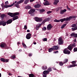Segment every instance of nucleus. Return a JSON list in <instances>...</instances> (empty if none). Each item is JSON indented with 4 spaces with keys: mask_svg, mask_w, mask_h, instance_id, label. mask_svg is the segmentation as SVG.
Wrapping results in <instances>:
<instances>
[{
    "mask_svg": "<svg viewBox=\"0 0 77 77\" xmlns=\"http://www.w3.org/2000/svg\"><path fill=\"white\" fill-rule=\"evenodd\" d=\"M59 65L60 66H63V63L62 61H60L59 62Z\"/></svg>",
    "mask_w": 77,
    "mask_h": 77,
    "instance_id": "obj_34",
    "label": "nucleus"
},
{
    "mask_svg": "<svg viewBox=\"0 0 77 77\" xmlns=\"http://www.w3.org/2000/svg\"><path fill=\"white\" fill-rule=\"evenodd\" d=\"M35 75L33 74H31L29 75V77H34Z\"/></svg>",
    "mask_w": 77,
    "mask_h": 77,
    "instance_id": "obj_35",
    "label": "nucleus"
},
{
    "mask_svg": "<svg viewBox=\"0 0 77 77\" xmlns=\"http://www.w3.org/2000/svg\"><path fill=\"white\" fill-rule=\"evenodd\" d=\"M32 56V54L30 53L29 54V57H30V56Z\"/></svg>",
    "mask_w": 77,
    "mask_h": 77,
    "instance_id": "obj_54",
    "label": "nucleus"
},
{
    "mask_svg": "<svg viewBox=\"0 0 77 77\" xmlns=\"http://www.w3.org/2000/svg\"><path fill=\"white\" fill-rule=\"evenodd\" d=\"M59 2V0H55L54 2V5H57V3Z\"/></svg>",
    "mask_w": 77,
    "mask_h": 77,
    "instance_id": "obj_23",
    "label": "nucleus"
},
{
    "mask_svg": "<svg viewBox=\"0 0 77 77\" xmlns=\"http://www.w3.org/2000/svg\"><path fill=\"white\" fill-rule=\"evenodd\" d=\"M42 68L43 70H46L47 69V66H43L42 67Z\"/></svg>",
    "mask_w": 77,
    "mask_h": 77,
    "instance_id": "obj_26",
    "label": "nucleus"
},
{
    "mask_svg": "<svg viewBox=\"0 0 77 77\" xmlns=\"http://www.w3.org/2000/svg\"><path fill=\"white\" fill-rule=\"evenodd\" d=\"M19 14L18 12H16L14 14H13L14 17L15 16H16V15H19Z\"/></svg>",
    "mask_w": 77,
    "mask_h": 77,
    "instance_id": "obj_37",
    "label": "nucleus"
},
{
    "mask_svg": "<svg viewBox=\"0 0 77 77\" xmlns=\"http://www.w3.org/2000/svg\"><path fill=\"white\" fill-rule=\"evenodd\" d=\"M63 44V41L62 40V37H60L58 39V44L61 45Z\"/></svg>",
    "mask_w": 77,
    "mask_h": 77,
    "instance_id": "obj_7",
    "label": "nucleus"
},
{
    "mask_svg": "<svg viewBox=\"0 0 77 77\" xmlns=\"http://www.w3.org/2000/svg\"><path fill=\"white\" fill-rule=\"evenodd\" d=\"M8 75H12V74L11 73H9Z\"/></svg>",
    "mask_w": 77,
    "mask_h": 77,
    "instance_id": "obj_56",
    "label": "nucleus"
},
{
    "mask_svg": "<svg viewBox=\"0 0 77 77\" xmlns=\"http://www.w3.org/2000/svg\"><path fill=\"white\" fill-rule=\"evenodd\" d=\"M66 26V24H64L63 25H62L61 26L62 29H63L64 27H65Z\"/></svg>",
    "mask_w": 77,
    "mask_h": 77,
    "instance_id": "obj_38",
    "label": "nucleus"
},
{
    "mask_svg": "<svg viewBox=\"0 0 77 77\" xmlns=\"http://www.w3.org/2000/svg\"><path fill=\"white\" fill-rule=\"evenodd\" d=\"M18 16H15V17H14L13 18V20L14 21V20H17V19H18Z\"/></svg>",
    "mask_w": 77,
    "mask_h": 77,
    "instance_id": "obj_29",
    "label": "nucleus"
},
{
    "mask_svg": "<svg viewBox=\"0 0 77 77\" xmlns=\"http://www.w3.org/2000/svg\"><path fill=\"white\" fill-rule=\"evenodd\" d=\"M50 20V18L48 17V18H46L42 22V24H44L45 23V22H47V21H48L49 20Z\"/></svg>",
    "mask_w": 77,
    "mask_h": 77,
    "instance_id": "obj_17",
    "label": "nucleus"
},
{
    "mask_svg": "<svg viewBox=\"0 0 77 77\" xmlns=\"http://www.w3.org/2000/svg\"><path fill=\"white\" fill-rule=\"evenodd\" d=\"M53 28V26L51 25V24H49L47 26V29L48 30H51V29Z\"/></svg>",
    "mask_w": 77,
    "mask_h": 77,
    "instance_id": "obj_13",
    "label": "nucleus"
},
{
    "mask_svg": "<svg viewBox=\"0 0 77 77\" xmlns=\"http://www.w3.org/2000/svg\"><path fill=\"white\" fill-rule=\"evenodd\" d=\"M15 57H16L14 55H13L11 57V58L12 59H15Z\"/></svg>",
    "mask_w": 77,
    "mask_h": 77,
    "instance_id": "obj_48",
    "label": "nucleus"
},
{
    "mask_svg": "<svg viewBox=\"0 0 77 77\" xmlns=\"http://www.w3.org/2000/svg\"><path fill=\"white\" fill-rule=\"evenodd\" d=\"M43 4L45 6H47V5H50L51 4L49 3V2L48 1H46Z\"/></svg>",
    "mask_w": 77,
    "mask_h": 77,
    "instance_id": "obj_19",
    "label": "nucleus"
},
{
    "mask_svg": "<svg viewBox=\"0 0 77 77\" xmlns=\"http://www.w3.org/2000/svg\"><path fill=\"white\" fill-rule=\"evenodd\" d=\"M34 7L35 8H39L41 7V5L39 4H38L35 5Z\"/></svg>",
    "mask_w": 77,
    "mask_h": 77,
    "instance_id": "obj_25",
    "label": "nucleus"
},
{
    "mask_svg": "<svg viewBox=\"0 0 77 77\" xmlns=\"http://www.w3.org/2000/svg\"><path fill=\"white\" fill-rule=\"evenodd\" d=\"M75 43H74L73 44H70L68 47L67 48L68 50H70V51H71L72 49L74 47H75Z\"/></svg>",
    "mask_w": 77,
    "mask_h": 77,
    "instance_id": "obj_3",
    "label": "nucleus"
},
{
    "mask_svg": "<svg viewBox=\"0 0 77 77\" xmlns=\"http://www.w3.org/2000/svg\"><path fill=\"white\" fill-rule=\"evenodd\" d=\"M62 9V8L61 7H59L58 8H57L56 9V11L57 12V11H59V9Z\"/></svg>",
    "mask_w": 77,
    "mask_h": 77,
    "instance_id": "obj_39",
    "label": "nucleus"
},
{
    "mask_svg": "<svg viewBox=\"0 0 77 77\" xmlns=\"http://www.w3.org/2000/svg\"><path fill=\"white\" fill-rule=\"evenodd\" d=\"M74 38H77V34L75 33Z\"/></svg>",
    "mask_w": 77,
    "mask_h": 77,
    "instance_id": "obj_50",
    "label": "nucleus"
},
{
    "mask_svg": "<svg viewBox=\"0 0 77 77\" xmlns=\"http://www.w3.org/2000/svg\"><path fill=\"white\" fill-rule=\"evenodd\" d=\"M14 5H15V3L14 2L11 5H4V8H10V7H12V6H13Z\"/></svg>",
    "mask_w": 77,
    "mask_h": 77,
    "instance_id": "obj_12",
    "label": "nucleus"
},
{
    "mask_svg": "<svg viewBox=\"0 0 77 77\" xmlns=\"http://www.w3.org/2000/svg\"><path fill=\"white\" fill-rule=\"evenodd\" d=\"M66 8H67V9H68L69 8V7H68V6H67Z\"/></svg>",
    "mask_w": 77,
    "mask_h": 77,
    "instance_id": "obj_63",
    "label": "nucleus"
},
{
    "mask_svg": "<svg viewBox=\"0 0 77 77\" xmlns=\"http://www.w3.org/2000/svg\"><path fill=\"white\" fill-rule=\"evenodd\" d=\"M12 22V19H9L7 21V24L8 25L9 24H11Z\"/></svg>",
    "mask_w": 77,
    "mask_h": 77,
    "instance_id": "obj_18",
    "label": "nucleus"
},
{
    "mask_svg": "<svg viewBox=\"0 0 77 77\" xmlns=\"http://www.w3.org/2000/svg\"><path fill=\"white\" fill-rule=\"evenodd\" d=\"M22 44L24 48H26L27 47V46H26V44H24V43H22Z\"/></svg>",
    "mask_w": 77,
    "mask_h": 77,
    "instance_id": "obj_41",
    "label": "nucleus"
},
{
    "mask_svg": "<svg viewBox=\"0 0 77 77\" xmlns=\"http://www.w3.org/2000/svg\"><path fill=\"white\" fill-rule=\"evenodd\" d=\"M17 44H19H19H20V42H19L18 43H17Z\"/></svg>",
    "mask_w": 77,
    "mask_h": 77,
    "instance_id": "obj_60",
    "label": "nucleus"
},
{
    "mask_svg": "<svg viewBox=\"0 0 77 77\" xmlns=\"http://www.w3.org/2000/svg\"><path fill=\"white\" fill-rule=\"evenodd\" d=\"M71 63L73 64L71 65L70 66H67L68 68H72V67H75L77 66V64H75L76 63V62L75 61H73L72 62H71Z\"/></svg>",
    "mask_w": 77,
    "mask_h": 77,
    "instance_id": "obj_5",
    "label": "nucleus"
},
{
    "mask_svg": "<svg viewBox=\"0 0 77 77\" xmlns=\"http://www.w3.org/2000/svg\"><path fill=\"white\" fill-rule=\"evenodd\" d=\"M35 20L37 21V22H39V21H42V19L38 18L37 17H35L34 18Z\"/></svg>",
    "mask_w": 77,
    "mask_h": 77,
    "instance_id": "obj_11",
    "label": "nucleus"
},
{
    "mask_svg": "<svg viewBox=\"0 0 77 77\" xmlns=\"http://www.w3.org/2000/svg\"><path fill=\"white\" fill-rule=\"evenodd\" d=\"M35 0H30V2H33L34 1H35Z\"/></svg>",
    "mask_w": 77,
    "mask_h": 77,
    "instance_id": "obj_55",
    "label": "nucleus"
},
{
    "mask_svg": "<svg viewBox=\"0 0 77 77\" xmlns=\"http://www.w3.org/2000/svg\"><path fill=\"white\" fill-rule=\"evenodd\" d=\"M76 41H77L76 40V38H75L74 40V42H76Z\"/></svg>",
    "mask_w": 77,
    "mask_h": 77,
    "instance_id": "obj_58",
    "label": "nucleus"
},
{
    "mask_svg": "<svg viewBox=\"0 0 77 77\" xmlns=\"http://www.w3.org/2000/svg\"><path fill=\"white\" fill-rule=\"evenodd\" d=\"M51 12H52L51 11H49L47 12V13L48 14H50V13H51Z\"/></svg>",
    "mask_w": 77,
    "mask_h": 77,
    "instance_id": "obj_51",
    "label": "nucleus"
},
{
    "mask_svg": "<svg viewBox=\"0 0 77 77\" xmlns=\"http://www.w3.org/2000/svg\"><path fill=\"white\" fill-rule=\"evenodd\" d=\"M27 32H30V30L28 29L27 31Z\"/></svg>",
    "mask_w": 77,
    "mask_h": 77,
    "instance_id": "obj_59",
    "label": "nucleus"
},
{
    "mask_svg": "<svg viewBox=\"0 0 77 77\" xmlns=\"http://www.w3.org/2000/svg\"><path fill=\"white\" fill-rule=\"evenodd\" d=\"M24 0H20L16 4H14V5L16 7H17V8H20V5H19V4L22 3L23 2H24Z\"/></svg>",
    "mask_w": 77,
    "mask_h": 77,
    "instance_id": "obj_4",
    "label": "nucleus"
},
{
    "mask_svg": "<svg viewBox=\"0 0 77 77\" xmlns=\"http://www.w3.org/2000/svg\"><path fill=\"white\" fill-rule=\"evenodd\" d=\"M77 16H70L69 17H68L69 21H70V20H71L72 18H75Z\"/></svg>",
    "mask_w": 77,
    "mask_h": 77,
    "instance_id": "obj_21",
    "label": "nucleus"
},
{
    "mask_svg": "<svg viewBox=\"0 0 77 77\" xmlns=\"http://www.w3.org/2000/svg\"><path fill=\"white\" fill-rule=\"evenodd\" d=\"M60 21L62 23H63V22L65 21H69L68 17H67L66 18H64V19H61L60 20Z\"/></svg>",
    "mask_w": 77,
    "mask_h": 77,
    "instance_id": "obj_10",
    "label": "nucleus"
},
{
    "mask_svg": "<svg viewBox=\"0 0 77 77\" xmlns=\"http://www.w3.org/2000/svg\"><path fill=\"white\" fill-rule=\"evenodd\" d=\"M31 36H32V35L30 33H28L27 34V35L26 36V38L27 39H30L31 38Z\"/></svg>",
    "mask_w": 77,
    "mask_h": 77,
    "instance_id": "obj_14",
    "label": "nucleus"
},
{
    "mask_svg": "<svg viewBox=\"0 0 77 77\" xmlns=\"http://www.w3.org/2000/svg\"><path fill=\"white\" fill-rule=\"evenodd\" d=\"M54 21L57 23H59V22H60V20H57V19H55L54 20Z\"/></svg>",
    "mask_w": 77,
    "mask_h": 77,
    "instance_id": "obj_40",
    "label": "nucleus"
},
{
    "mask_svg": "<svg viewBox=\"0 0 77 77\" xmlns=\"http://www.w3.org/2000/svg\"><path fill=\"white\" fill-rule=\"evenodd\" d=\"M0 47H1V48H3L5 47L6 48V49H8V48H8L7 46V45L3 42H2L1 43V44L0 45Z\"/></svg>",
    "mask_w": 77,
    "mask_h": 77,
    "instance_id": "obj_6",
    "label": "nucleus"
},
{
    "mask_svg": "<svg viewBox=\"0 0 77 77\" xmlns=\"http://www.w3.org/2000/svg\"><path fill=\"white\" fill-rule=\"evenodd\" d=\"M0 60L2 62H9V59H5L4 58H1Z\"/></svg>",
    "mask_w": 77,
    "mask_h": 77,
    "instance_id": "obj_16",
    "label": "nucleus"
},
{
    "mask_svg": "<svg viewBox=\"0 0 77 77\" xmlns=\"http://www.w3.org/2000/svg\"><path fill=\"white\" fill-rule=\"evenodd\" d=\"M17 63H18V64H19V63H20L18 62H17Z\"/></svg>",
    "mask_w": 77,
    "mask_h": 77,
    "instance_id": "obj_64",
    "label": "nucleus"
},
{
    "mask_svg": "<svg viewBox=\"0 0 77 77\" xmlns=\"http://www.w3.org/2000/svg\"><path fill=\"white\" fill-rule=\"evenodd\" d=\"M24 29L25 30H27V26L26 25H25L24 26Z\"/></svg>",
    "mask_w": 77,
    "mask_h": 77,
    "instance_id": "obj_44",
    "label": "nucleus"
},
{
    "mask_svg": "<svg viewBox=\"0 0 77 77\" xmlns=\"http://www.w3.org/2000/svg\"><path fill=\"white\" fill-rule=\"evenodd\" d=\"M35 9H31L28 12V13L29 14H31V16L34 17L35 16Z\"/></svg>",
    "mask_w": 77,
    "mask_h": 77,
    "instance_id": "obj_2",
    "label": "nucleus"
},
{
    "mask_svg": "<svg viewBox=\"0 0 77 77\" xmlns=\"http://www.w3.org/2000/svg\"><path fill=\"white\" fill-rule=\"evenodd\" d=\"M34 45H36V42H34Z\"/></svg>",
    "mask_w": 77,
    "mask_h": 77,
    "instance_id": "obj_62",
    "label": "nucleus"
},
{
    "mask_svg": "<svg viewBox=\"0 0 77 77\" xmlns=\"http://www.w3.org/2000/svg\"><path fill=\"white\" fill-rule=\"evenodd\" d=\"M72 31H74L75 30H77V26L75 27L74 28H72Z\"/></svg>",
    "mask_w": 77,
    "mask_h": 77,
    "instance_id": "obj_32",
    "label": "nucleus"
},
{
    "mask_svg": "<svg viewBox=\"0 0 77 77\" xmlns=\"http://www.w3.org/2000/svg\"><path fill=\"white\" fill-rule=\"evenodd\" d=\"M49 73V72L48 70H45L43 72V77H47V75Z\"/></svg>",
    "mask_w": 77,
    "mask_h": 77,
    "instance_id": "obj_8",
    "label": "nucleus"
},
{
    "mask_svg": "<svg viewBox=\"0 0 77 77\" xmlns=\"http://www.w3.org/2000/svg\"><path fill=\"white\" fill-rule=\"evenodd\" d=\"M66 11V9H64L63 10H61L60 14H63V12H65Z\"/></svg>",
    "mask_w": 77,
    "mask_h": 77,
    "instance_id": "obj_27",
    "label": "nucleus"
},
{
    "mask_svg": "<svg viewBox=\"0 0 77 77\" xmlns=\"http://www.w3.org/2000/svg\"><path fill=\"white\" fill-rule=\"evenodd\" d=\"M5 5H9V3L8 2V1H7V2H5Z\"/></svg>",
    "mask_w": 77,
    "mask_h": 77,
    "instance_id": "obj_49",
    "label": "nucleus"
},
{
    "mask_svg": "<svg viewBox=\"0 0 77 77\" xmlns=\"http://www.w3.org/2000/svg\"><path fill=\"white\" fill-rule=\"evenodd\" d=\"M43 41H47V38H45L44 39H43Z\"/></svg>",
    "mask_w": 77,
    "mask_h": 77,
    "instance_id": "obj_47",
    "label": "nucleus"
},
{
    "mask_svg": "<svg viewBox=\"0 0 77 77\" xmlns=\"http://www.w3.org/2000/svg\"><path fill=\"white\" fill-rule=\"evenodd\" d=\"M58 51H56L54 52V53H58Z\"/></svg>",
    "mask_w": 77,
    "mask_h": 77,
    "instance_id": "obj_57",
    "label": "nucleus"
},
{
    "mask_svg": "<svg viewBox=\"0 0 77 77\" xmlns=\"http://www.w3.org/2000/svg\"><path fill=\"white\" fill-rule=\"evenodd\" d=\"M5 14H2L1 15V17L2 18V20H3V18L5 17Z\"/></svg>",
    "mask_w": 77,
    "mask_h": 77,
    "instance_id": "obj_36",
    "label": "nucleus"
},
{
    "mask_svg": "<svg viewBox=\"0 0 77 77\" xmlns=\"http://www.w3.org/2000/svg\"><path fill=\"white\" fill-rule=\"evenodd\" d=\"M1 6L2 8H3V7H4V4H3V3H2V4L1 5Z\"/></svg>",
    "mask_w": 77,
    "mask_h": 77,
    "instance_id": "obj_52",
    "label": "nucleus"
},
{
    "mask_svg": "<svg viewBox=\"0 0 77 77\" xmlns=\"http://www.w3.org/2000/svg\"><path fill=\"white\" fill-rule=\"evenodd\" d=\"M68 61V59H66L65 60L63 61V63H67V62Z\"/></svg>",
    "mask_w": 77,
    "mask_h": 77,
    "instance_id": "obj_33",
    "label": "nucleus"
},
{
    "mask_svg": "<svg viewBox=\"0 0 77 77\" xmlns=\"http://www.w3.org/2000/svg\"><path fill=\"white\" fill-rule=\"evenodd\" d=\"M73 51L74 52H75V51H77V48H74Z\"/></svg>",
    "mask_w": 77,
    "mask_h": 77,
    "instance_id": "obj_43",
    "label": "nucleus"
},
{
    "mask_svg": "<svg viewBox=\"0 0 77 77\" xmlns=\"http://www.w3.org/2000/svg\"><path fill=\"white\" fill-rule=\"evenodd\" d=\"M25 8L26 9H27V10H28V9H31L32 8L31 6L28 5L25 6Z\"/></svg>",
    "mask_w": 77,
    "mask_h": 77,
    "instance_id": "obj_20",
    "label": "nucleus"
},
{
    "mask_svg": "<svg viewBox=\"0 0 77 77\" xmlns=\"http://www.w3.org/2000/svg\"><path fill=\"white\" fill-rule=\"evenodd\" d=\"M52 68L54 70H56L57 71H58V70H57L56 68Z\"/></svg>",
    "mask_w": 77,
    "mask_h": 77,
    "instance_id": "obj_53",
    "label": "nucleus"
},
{
    "mask_svg": "<svg viewBox=\"0 0 77 77\" xmlns=\"http://www.w3.org/2000/svg\"><path fill=\"white\" fill-rule=\"evenodd\" d=\"M63 53L64 54H69L71 53V52L69 51L66 48H65L63 51Z\"/></svg>",
    "mask_w": 77,
    "mask_h": 77,
    "instance_id": "obj_9",
    "label": "nucleus"
},
{
    "mask_svg": "<svg viewBox=\"0 0 77 77\" xmlns=\"http://www.w3.org/2000/svg\"><path fill=\"white\" fill-rule=\"evenodd\" d=\"M42 30H47V28L45 27H44L42 28Z\"/></svg>",
    "mask_w": 77,
    "mask_h": 77,
    "instance_id": "obj_45",
    "label": "nucleus"
},
{
    "mask_svg": "<svg viewBox=\"0 0 77 77\" xmlns=\"http://www.w3.org/2000/svg\"><path fill=\"white\" fill-rule=\"evenodd\" d=\"M39 11L41 14H43V12H45V10L43 9H41Z\"/></svg>",
    "mask_w": 77,
    "mask_h": 77,
    "instance_id": "obj_28",
    "label": "nucleus"
},
{
    "mask_svg": "<svg viewBox=\"0 0 77 77\" xmlns=\"http://www.w3.org/2000/svg\"><path fill=\"white\" fill-rule=\"evenodd\" d=\"M75 26H76V24H73L72 25V27H75Z\"/></svg>",
    "mask_w": 77,
    "mask_h": 77,
    "instance_id": "obj_46",
    "label": "nucleus"
},
{
    "mask_svg": "<svg viewBox=\"0 0 77 77\" xmlns=\"http://www.w3.org/2000/svg\"><path fill=\"white\" fill-rule=\"evenodd\" d=\"M48 72H51V71H52V69L51 68V67H49L48 69Z\"/></svg>",
    "mask_w": 77,
    "mask_h": 77,
    "instance_id": "obj_30",
    "label": "nucleus"
},
{
    "mask_svg": "<svg viewBox=\"0 0 77 77\" xmlns=\"http://www.w3.org/2000/svg\"><path fill=\"white\" fill-rule=\"evenodd\" d=\"M75 34V33H74L73 32L72 33L70 34L71 36L72 37H74Z\"/></svg>",
    "mask_w": 77,
    "mask_h": 77,
    "instance_id": "obj_42",
    "label": "nucleus"
},
{
    "mask_svg": "<svg viewBox=\"0 0 77 77\" xmlns=\"http://www.w3.org/2000/svg\"><path fill=\"white\" fill-rule=\"evenodd\" d=\"M67 9H68V10H69V11H71V9L69 8H67Z\"/></svg>",
    "mask_w": 77,
    "mask_h": 77,
    "instance_id": "obj_61",
    "label": "nucleus"
},
{
    "mask_svg": "<svg viewBox=\"0 0 77 77\" xmlns=\"http://www.w3.org/2000/svg\"><path fill=\"white\" fill-rule=\"evenodd\" d=\"M6 22H5V20H2L1 21V26H5L6 25Z\"/></svg>",
    "mask_w": 77,
    "mask_h": 77,
    "instance_id": "obj_15",
    "label": "nucleus"
},
{
    "mask_svg": "<svg viewBox=\"0 0 77 77\" xmlns=\"http://www.w3.org/2000/svg\"><path fill=\"white\" fill-rule=\"evenodd\" d=\"M8 15H9L11 17H14V14L13 13H11L10 12L8 13Z\"/></svg>",
    "mask_w": 77,
    "mask_h": 77,
    "instance_id": "obj_24",
    "label": "nucleus"
},
{
    "mask_svg": "<svg viewBox=\"0 0 77 77\" xmlns=\"http://www.w3.org/2000/svg\"><path fill=\"white\" fill-rule=\"evenodd\" d=\"M41 26V24L40 23L38 24L37 25L36 27V30H39V27H40Z\"/></svg>",
    "mask_w": 77,
    "mask_h": 77,
    "instance_id": "obj_22",
    "label": "nucleus"
},
{
    "mask_svg": "<svg viewBox=\"0 0 77 77\" xmlns=\"http://www.w3.org/2000/svg\"><path fill=\"white\" fill-rule=\"evenodd\" d=\"M59 49V46H54L52 47L51 48H50L48 49L49 52L51 53L52 51L54 50H57Z\"/></svg>",
    "mask_w": 77,
    "mask_h": 77,
    "instance_id": "obj_1",
    "label": "nucleus"
},
{
    "mask_svg": "<svg viewBox=\"0 0 77 77\" xmlns=\"http://www.w3.org/2000/svg\"><path fill=\"white\" fill-rule=\"evenodd\" d=\"M29 2V0H25V1L24 2V4H26L27 5L28 3Z\"/></svg>",
    "mask_w": 77,
    "mask_h": 77,
    "instance_id": "obj_31",
    "label": "nucleus"
}]
</instances>
